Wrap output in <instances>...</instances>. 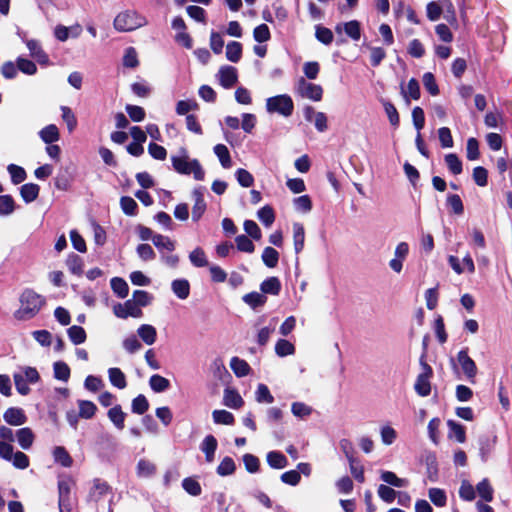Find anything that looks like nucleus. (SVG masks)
I'll return each instance as SVG.
<instances>
[{"instance_id": "ddd939ff", "label": "nucleus", "mask_w": 512, "mask_h": 512, "mask_svg": "<svg viewBox=\"0 0 512 512\" xmlns=\"http://www.w3.org/2000/svg\"><path fill=\"white\" fill-rule=\"evenodd\" d=\"M15 435L17 442L22 449L29 450L32 447L35 435L29 427L18 429Z\"/></svg>"}, {"instance_id": "f03ea898", "label": "nucleus", "mask_w": 512, "mask_h": 512, "mask_svg": "<svg viewBox=\"0 0 512 512\" xmlns=\"http://www.w3.org/2000/svg\"><path fill=\"white\" fill-rule=\"evenodd\" d=\"M172 166L179 174H193L195 180L202 181L205 172L197 159H190L187 150L182 148L179 155L171 157Z\"/></svg>"}, {"instance_id": "393cba45", "label": "nucleus", "mask_w": 512, "mask_h": 512, "mask_svg": "<svg viewBox=\"0 0 512 512\" xmlns=\"http://www.w3.org/2000/svg\"><path fill=\"white\" fill-rule=\"evenodd\" d=\"M172 291L180 299H186L190 293V284L186 279H176L171 284Z\"/></svg>"}, {"instance_id": "c85d7f7f", "label": "nucleus", "mask_w": 512, "mask_h": 512, "mask_svg": "<svg viewBox=\"0 0 512 512\" xmlns=\"http://www.w3.org/2000/svg\"><path fill=\"white\" fill-rule=\"evenodd\" d=\"M137 333L139 337L147 344L152 345L156 340V329L152 325L143 324L141 325Z\"/></svg>"}, {"instance_id": "9d476101", "label": "nucleus", "mask_w": 512, "mask_h": 512, "mask_svg": "<svg viewBox=\"0 0 512 512\" xmlns=\"http://www.w3.org/2000/svg\"><path fill=\"white\" fill-rule=\"evenodd\" d=\"M457 360L468 379H472L476 376V364L473 359L469 357L467 350L463 349L459 351L457 354Z\"/></svg>"}, {"instance_id": "a878e982", "label": "nucleus", "mask_w": 512, "mask_h": 512, "mask_svg": "<svg viewBox=\"0 0 512 512\" xmlns=\"http://www.w3.org/2000/svg\"><path fill=\"white\" fill-rule=\"evenodd\" d=\"M108 418L110 421L120 430L124 428V421L126 414L122 411V408L120 405H116L109 409Z\"/></svg>"}, {"instance_id": "6ab92c4d", "label": "nucleus", "mask_w": 512, "mask_h": 512, "mask_svg": "<svg viewBox=\"0 0 512 512\" xmlns=\"http://www.w3.org/2000/svg\"><path fill=\"white\" fill-rule=\"evenodd\" d=\"M260 290L263 295H278L281 290L280 280L277 277H269L261 283Z\"/></svg>"}, {"instance_id": "f8f14e48", "label": "nucleus", "mask_w": 512, "mask_h": 512, "mask_svg": "<svg viewBox=\"0 0 512 512\" xmlns=\"http://www.w3.org/2000/svg\"><path fill=\"white\" fill-rule=\"evenodd\" d=\"M217 447L218 442L213 435H207L204 437L200 444V450L205 454V460L207 463H212L214 461Z\"/></svg>"}, {"instance_id": "2f4dec72", "label": "nucleus", "mask_w": 512, "mask_h": 512, "mask_svg": "<svg viewBox=\"0 0 512 512\" xmlns=\"http://www.w3.org/2000/svg\"><path fill=\"white\" fill-rule=\"evenodd\" d=\"M214 153L218 157L223 168H230L232 165L228 148L224 144L214 146Z\"/></svg>"}, {"instance_id": "69168bd1", "label": "nucleus", "mask_w": 512, "mask_h": 512, "mask_svg": "<svg viewBox=\"0 0 512 512\" xmlns=\"http://www.w3.org/2000/svg\"><path fill=\"white\" fill-rule=\"evenodd\" d=\"M236 179L242 187H250L254 183V177L246 169L239 168L235 172Z\"/></svg>"}, {"instance_id": "aec40b11", "label": "nucleus", "mask_w": 512, "mask_h": 512, "mask_svg": "<svg viewBox=\"0 0 512 512\" xmlns=\"http://www.w3.org/2000/svg\"><path fill=\"white\" fill-rule=\"evenodd\" d=\"M235 471L236 463L229 456H225L216 468V473L221 477L233 475Z\"/></svg>"}, {"instance_id": "a211bd4d", "label": "nucleus", "mask_w": 512, "mask_h": 512, "mask_svg": "<svg viewBox=\"0 0 512 512\" xmlns=\"http://www.w3.org/2000/svg\"><path fill=\"white\" fill-rule=\"evenodd\" d=\"M156 473V466L147 459H140L136 466V474L139 478H151Z\"/></svg>"}, {"instance_id": "c03bdc74", "label": "nucleus", "mask_w": 512, "mask_h": 512, "mask_svg": "<svg viewBox=\"0 0 512 512\" xmlns=\"http://www.w3.org/2000/svg\"><path fill=\"white\" fill-rule=\"evenodd\" d=\"M445 163L452 174L459 175L462 173V162L456 154H447L445 156Z\"/></svg>"}, {"instance_id": "2eb2a0df", "label": "nucleus", "mask_w": 512, "mask_h": 512, "mask_svg": "<svg viewBox=\"0 0 512 512\" xmlns=\"http://www.w3.org/2000/svg\"><path fill=\"white\" fill-rule=\"evenodd\" d=\"M342 28L344 29L345 33L353 40L358 41L360 39L361 29H360V24L358 21L352 20V21L344 23L343 25L339 24L336 26L335 31L337 33H341Z\"/></svg>"}, {"instance_id": "7ed1b4c3", "label": "nucleus", "mask_w": 512, "mask_h": 512, "mask_svg": "<svg viewBox=\"0 0 512 512\" xmlns=\"http://www.w3.org/2000/svg\"><path fill=\"white\" fill-rule=\"evenodd\" d=\"M266 110L268 113H277L283 117H289L294 110L292 98L287 94H281L266 99Z\"/></svg>"}, {"instance_id": "a18cd8bd", "label": "nucleus", "mask_w": 512, "mask_h": 512, "mask_svg": "<svg viewBox=\"0 0 512 512\" xmlns=\"http://www.w3.org/2000/svg\"><path fill=\"white\" fill-rule=\"evenodd\" d=\"M79 416L85 419H90L94 416L97 407L96 405L88 400H79Z\"/></svg>"}, {"instance_id": "f704fd0d", "label": "nucleus", "mask_w": 512, "mask_h": 512, "mask_svg": "<svg viewBox=\"0 0 512 512\" xmlns=\"http://www.w3.org/2000/svg\"><path fill=\"white\" fill-rule=\"evenodd\" d=\"M210 371L213 376L219 380H224L225 377L229 376V372L221 358H216L212 361L210 364Z\"/></svg>"}, {"instance_id": "052dcab7", "label": "nucleus", "mask_w": 512, "mask_h": 512, "mask_svg": "<svg viewBox=\"0 0 512 512\" xmlns=\"http://www.w3.org/2000/svg\"><path fill=\"white\" fill-rule=\"evenodd\" d=\"M293 205L296 211L307 213L312 209V202L308 195H303L293 200Z\"/></svg>"}, {"instance_id": "8fccbe9b", "label": "nucleus", "mask_w": 512, "mask_h": 512, "mask_svg": "<svg viewBox=\"0 0 512 512\" xmlns=\"http://www.w3.org/2000/svg\"><path fill=\"white\" fill-rule=\"evenodd\" d=\"M54 377L58 380L67 382L70 377L69 366L62 361H57L53 365Z\"/></svg>"}, {"instance_id": "e433bc0d", "label": "nucleus", "mask_w": 512, "mask_h": 512, "mask_svg": "<svg viewBox=\"0 0 512 512\" xmlns=\"http://www.w3.org/2000/svg\"><path fill=\"white\" fill-rule=\"evenodd\" d=\"M132 300L135 301L137 307L142 311L143 307L148 306L152 300L153 296L144 290H135L132 295Z\"/></svg>"}, {"instance_id": "de8ad7c7", "label": "nucleus", "mask_w": 512, "mask_h": 512, "mask_svg": "<svg viewBox=\"0 0 512 512\" xmlns=\"http://www.w3.org/2000/svg\"><path fill=\"white\" fill-rule=\"evenodd\" d=\"M258 219L265 225L266 227H270L275 221L274 210L271 206L266 205L262 207L257 212Z\"/></svg>"}, {"instance_id": "0e129e2a", "label": "nucleus", "mask_w": 512, "mask_h": 512, "mask_svg": "<svg viewBox=\"0 0 512 512\" xmlns=\"http://www.w3.org/2000/svg\"><path fill=\"white\" fill-rule=\"evenodd\" d=\"M198 104L194 100H180L176 104V113L178 115H186L190 111L197 110Z\"/></svg>"}, {"instance_id": "473e14b6", "label": "nucleus", "mask_w": 512, "mask_h": 512, "mask_svg": "<svg viewBox=\"0 0 512 512\" xmlns=\"http://www.w3.org/2000/svg\"><path fill=\"white\" fill-rule=\"evenodd\" d=\"M53 457L55 462L61 464L63 467H70L73 463L71 456L62 446H57L54 448Z\"/></svg>"}, {"instance_id": "c756f323", "label": "nucleus", "mask_w": 512, "mask_h": 512, "mask_svg": "<svg viewBox=\"0 0 512 512\" xmlns=\"http://www.w3.org/2000/svg\"><path fill=\"white\" fill-rule=\"evenodd\" d=\"M476 491L485 502H491L493 500L494 490L487 478H484L477 484Z\"/></svg>"}, {"instance_id": "dca6fc26", "label": "nucleus", "mask_w": 512, "mask_h": 512, "mask_svg": "<svg viewBox=\"0 0 512 512\" xmlns=\"http://www.w3.org/2000/svg\"><path fill=\"white\" fill-rule=\"evenodd\" d=\"M39 137L46 144H52L60 139L59 129L56 125L50 124L39 131Z\"/></svg>"}, {"instance_id": "a19ab883", "label": "nucleus", "mask_w": 512, "mask_h": 512, "mask_svg": "<svg viewBox=\"0 0 512 512\" xmlns=\"http://www.w3.org/2000/svg\"><path fill=\"white\" fill-rule=\"evenodd\" d=\"M255 399L258 403H266L271 404L274 402V397L270 393L269 388L267 385L260 383L257 386V390L255 392Z\"/></svg>"}, {"instance_id": "e2e57ef3", "label": "nucleus", "mask_w": 512, "mask_h": 512, "mask_svg": "<svg viewBox=\"0 0 512 512\" xmlns=\"http://www.w3.org/2000/svg\"><path fill=\"white\" fill-rule=\"evenodd\" d=\"M429 498L432 503L438 507H443L446 505L447 497L442 489L431 488L429 490Z\"/></svg>"}, {"instance_id": "6e6552de", "label": "nucleus", "mask_w": 512, "mask_h": 512, "mask_svg": "<svg viewBox=\"0 0 512 512\" xmlns=\"http://www.w3.org/2000/svg\"><path fill=\"white\" fill-rule=\"evenodd\" d=\"M218 78L220 84L224 88L229 89L233 87L238 80L237 69L233 66H222L219 69Z\"/></svg>"}, {"instance_id": "f3484780", "label": "nucleus", "mask_w": 512, "mask_h": 512, "mask_svg": "<svg viewBox=\"0 0 512 512\" xmlns=\"http://www.w3.org/2000/svg\"><path fill=\"white\" fill-rule=\"evenodd\" d=\"M266 461L273 469H283L288 466V460L284 454L279 451H270L267 453Z\"/></svg>"}, {"instance_id": "f257e3e1", "label": "nucleus", "mask_w": 512, "mask_h": 512, "mask_svg": "<svg viewBox=\"0 0 512 512\" xmlns=\"http://www.w3.org/2000/svg\"><path fill=\"white\" fill-rule=\"evenodd\" d=\"M19 301L20 307L16 311V317L18 319H31L36 317L46 303L44 297L31 289L24 290Z\"/></svg>"}, {"instance_id": "6e6d98bb", "label": "nucleus", "mask_w": 512, "mask_h": 512, "mask_svg": "<svg viewBox=\"0 0 512 512\" xmlns=\"http://www.w3.org/2000/svg\"><path fill=\"white\" fill-rule=\"evenodd\" d=\"M447 425L450 429V433L453 434V436L456 438V440L459 443H464L466 440V433H465L464 426H462L461 424H459L453 420H449L447 422Z\"/></svg>"}, {"instance_id": "774afa93", "label": "nucleus", "mask_w": 512, "mask_h": 512, "mask_svg": "<svg viewBox=\"0 0 512 512\" xmlns=\"http://www.w3.org/2000/svg\"><path fill=\"white\" fill-rule=\"evenodd\" d=\"M253 37L259 43L267 42L270 37V30L266 24H260L254 28Z\"/></svg>"}, {"instance_id": "72a5a7b5", "label": "nucleus", "mask_w": 512, "mask_h": 512, "mask_svg": "<svg viewBox=\"0 0 512 512\" xmlns=\"http://www.w3.org/2000/svg\"><path fill=\"white\" fill-rule=\"evenodd\" d=\"M243 301L251 308L263 306L267 300L266 296L260 292H251L243 296Z\"/></svg>"}, {"instance_id": "680f3d73", "label": "nucleus", "mask_w": 512, "mask_h": 512, "mask_svg": "<svg viewBox=\"0 0 512 512\" xmlns=\"http://www.w3.org/2000/svg\"><path fill=\"white\" fill-rule=\"evenodd\" d=\"M17 69L27 75H34L37 72L35 63L31 60L19 57L16 60Z\"/></svg>"}, {"instance_id": "4c0bfd02", "label": "nucleus", "mask_w": 512, "mask_h": 512, "mask_svg": "<svg viewBox=\"0 0 512 512\" xmlns=\"http://www.w3.org/2000/svg\"><path fill=\"white\" fill-rule=\"evenodd\" d=\"M16 208V204L12 196L1 195L0 196V216L11 215Z\"/></svg>"}, {"instance_id": "4be33fe9", "label": "nucleus", "mask_w": 512, "mask_h": 512, "mask_svg": "<svg viewBox=\"0 0 512 512\" xmlns=\"http://www.w3.org/2000/svg\"><path fill=\"white\" fill-rule=\"evenodd\" d=\"M108 377L110 383L118 389H124L127 386L126 376L119 368H109Z\"/></svg>"}, {"instance_id": "58836bf2", "label": "nucleus", "mask_w": 512, "mask_h": 512, "mask_svg": "<svg viewBox=\"0 0 512 512\" xmlns=\"http://www.w3.org/2000/svg\"><path fill=\"white\" fill-rule=\"evenodd\" d=\"M69 339L75 345H79L85 342L86 332L81 326L73 325L67 330Z\"/></svg>"}, {"instance_id": "5fc2aeb1", "label": "nucleus", "mask_w": 512, "mask_h": 512, "mask_svg": "<svg viewBox=\"0 0 512 512\" xmlns=\"http://www.w3.org/2000/svg\"><path fill=\"white\" fill-rule=\"evenodd\" d=\"M312 407L303 402H293L291 405V412L295 417L305 418L311 415Z\"/></svg>"}, {"instance_id": "7c9ffc66", "label": "nucleus", "mask_w": 512, "mask_h": 512, "mask_svg": "<svg viewBox=\"0 0 512 512\" xmlns=\"http://www.w3.org/2000/svg\"><path fill=\"white\" fill-rule=\"evenodd\" d=\"M242 56V45L240 42L232 41L229 42L226 46V58L233 62L237 63Z\"/></svg>"}, {"instance_id": "b1692460", "label": "nucleus", "mask_w": 512, "mask_h": 512, "mask_svg": "<svg viewBox=\"0 0 512 512\" xmlns=\"http://www.w3.org/2000/svg\"><path fill=\"white\" fill-rule=\"evenodd\" d=\"M230 367L237 377L247 376L251 370L249 364L239 357H232Z\"/></svg>"}, {"instance_id": "9b49d317", "label": "nucleus", "mask_w": 512, "mask_h": 512, "mask_svg": "<svg viewBox=\"0 0 512 512\" xmlns=\"http://www.w3.org/2000/svg\"><path fill=\"white\" fill-rule=\"evenodd\" d=\"M3 418L6 423L12 426H20L27 422V416L23 409L17 407L8 408L4 412Z\"/></svg>"}, {"instance_id": "09e8293b", "label": "nucleus", "mask_w": 512, "mask_h": 512, "mask_svg": "<svg viewBox=\"0 0 512 512\" xmlns=\"http://www.w3.org/2000/svg\"><path fill=\"white\" fill-rule=\"evenodd\" d=\"M183 489L191 496H199L202 493L200 483L194 478L187 477L182 481Z\"/></svg>"}, {"instance_id": "338daca9", "label": "nucleus", "mask_w": 512, "mask_h": 512, "mask_svg": "<svg viewBox=\"0 0 512 512\" xmlns=\"http://www.w3.org/2000/svg\"><path fill=\"white\" fill-rule=\"evenodd\" d=\"M139 64L138 56L135 48L128 47L125 50V54L123 56V65L128 68H135Z\"/></svg>"}, {"instance_id": "4468645a", "label": "nucleus", "mask_w": 512, "mask_h": 512, "mask_svg": "<svg viewBox=\"0 0 512 512\" xmlns=\"http://www.w3.org/2000/svg\"><path fill=\"white\" fill-rule=\"evenodd\" d=\"M223 404L229 408L238 409L244 404V400L236 390L226 388L223 395Z\"/></svg>"}, {"instance_id": "5701e85b", "label": "nucleus", "mask_w": 512, "mask_h": 512, "mask_svg": "<svg viewBox=\"0 0 512 512\" xmlns=\"http://www.w3.org/2000/svg\"><path fill=\"white\" fill-rule=\"evenodd\" d=\"M305 241V230L302 224L294 223L293 224V242H294V250L296 254L300 253L304 248Z\"/></svg>"}, {"instance_id": "bf43d9fd", "label": "nucleus", "mask_w": 512, "mask_h": 512, "mask_svg": "<svg viewBox=\"0 0 512 512\" xmlns=\"http://www.w3.org/2000/svg\"><path fill=\"white\" fill-rule=\"evenodd\" d=\"M66 264L71 273L79 275L83 270L81 258L76 254H70L66 260Z\"/></svg>"}, {"instance_id": "412c9836", "label": "nucleus", "mask_w": 512, "mask_h": 512, "mask_svg": "<svg viewBox=\"0 0 512 512\" xmlns=\"http://www.w3.org/2000/svg\"><path fill=\"white\" fill-rule=\"evenodd\" d=\"M40 187L34 183H27L21 186L20 195L26 203H31L37 199Z\"/></svg>"}, {"instance_id": "864d4df0", "label": "nucleus", "mask_w": 512, "mask_h": 512, "mask_svg": "<svg viewBox=\"0 0 512 512\" xmlns=\"http://www.w3.org/2000/svg\"><path fill=\"white\" fill-rule=\"evenodd\" d=\"M131 408H132V412L135 414H139V415L144 414L149 408V403H148L147 398L142 394L138 395L137 397H135L132 400Z\"/></svg>"}, {"instance_id": "4d7b16f0", "label": "nucleus", "mask_w": 512, "mask_h": 512, "mask_svg": "<svg viewBox=\"0 0 512 512\" xmlns=\"http://www.w3.org/2000/svg\"><path fill=\"white\" fill-rule=\"evenodd\" d=\"M383 107L390 124L394 127H398L400 118L396 107L389 101H383Z\"/></svg>"}, {"instance_id": "20e7f679", "label": "nucleus", "mask_w": 512, "mask_h": 512, "mask_svg": "<svg viewBox=\"0 0 512 512\" xmlns=\"http://www.w3.org/2000/svg\"><path fill=\"white\" fill-rule=\"evenodd\" d=\"M144 17L133 11L119 13L114 19V27L120 32H128L146 24Z\"/></svg>"}, {"instance_id": "37998d69", "label": "nucleus", "mask_w": 512, "mask_h": 512, "mask_svg": "<svg viewBox=\"0 0 512 512\" xmlns=\"http://www.w3.org/2000/svg\"><path fill=\"white\" fill-rule=\"evenodd\" d=\"M402 94L406 101L408 102V97H411L414 100L419 99L420 97V86L416 79L412 78L409 80L406 89L402 88Z\"/></svg>"}, {"instance_id": "13d9d810", "label": "nucleus", "mask_w": 512, "mask_h": 512, "mask_svg": "<svg viewBox=\"0 0 512 512\" xmlns=\"http://www.w3.org/2000/svg\"><path fill=\"white\" fill-rule=\"evenodd\" d=\"M295 348L292 343L287 340L280 339L275 345V352L280 357L294 354Z\"/></svg>"}, {"instance_id": "39448f33", "label": "nucleus", "mask_w": 512, "mask_h": 512, "mask_svg": "<svg viewBox=\"0 0 512 512\" xmlns=\"http://www.w3.org/2000/svg\"><path fill=\"white\" fill-rule=\"evenodd\" d=\"M295 92L302 98H306L315 102L321 101L323 97V89L320 85L308 82L305 78L298 79L295 85Z\"/></svg>"}, {"instance_id": "bb28decb", "label": "nucleus", "mask_w": 512, "mask_h": 512, "mask_svg": "<svg viewBox=\"0 0 512 512\" xmlns=\"http://www.w3.org/2000/svg\"><path fill=\"white\" fill-rule=\"evenodd\" d=\"M149 385L154 392L161 393L170 387V381L161 375L154 374L149 379Z\"/></svg>"}, {"instance_id": "603ef678", "label": "nucleus", "mask_w": 512, "mask_h": 512, "mask_svg": "<svg viewBox=\"0 0 512 512\" xmlns=\"http://www.w3.org/2000/svg\"><path fill=\"white\" fill-rule=\"evenodd\" d=\"M212 417L216 424L232 425L234 423L233 414L226 410H214Z\"/></svg>"}, {"instance_id": "1a4fd4ad", "label": "nucleus", "mask_w": 512, "mask_h": 512, "mask_svg": "<svg viewBox=\"0 0 512 512\" xmlns=\"http://www.w3.org/2000/svg\"><path fill=\"white\" fill-rule=\"evenodd\" d=\"M479 455L482 462H487L491 457L492 452L496 445V436L490 437L487 435L481 436L478 439Z\"/></svg>"}, {"instance_id": "49530a36", "label": "nucleus", "mask_w": 512, "mask_h": 512, "mask_svg": "<svg viewBox=\"0 0 512 512\" xmlns=\"http://www.w3.org/2000/svg\"><path fill=\"white\" fill-rule=\"evenodd\" d=\"M189 260L195 267H205L208 261L202 248L197 247L189 254Z\"/></svg>"}, {"instance_id": "c9c22d12", "label": "nucleus", "mask_w": 512, "mask_h": 512, "mask_svg": "<svg viewBox=\"0 0 512 512\" xmlns=\"http://www.w3.org/2000/svg\"><path fill=\"white\" fill-rule=\"evenodd\" d=\"M111 288L113 292L118 295L120 298H126L129 293V287L127 282L120 278L114 277L111 279Z\"/></svg>"}, {"instance_id": "cd10ccee", "label": "nucleus", "mask_w": 512, "mask_h": 512, "mask_svg": "<svg viewBox=\"0 0 512 512\" xmlns=\"http://www.w3.org/2000/svg\"><path fill=\"white\" fill-rule=\"evenodd\" d=\"M380 477L382 481L394 487L402 488L408 485V480L399 478L394 472L391 471H382Z\"/></svg>"}, {"instance_id": "ea45409f", "label": "nucleus", "mask_w": 512, "mask_h": 512, "mask_svg": "<svg viewBox=\"0 0 512 512\" xmlns=\"http://www.w3.org/2000/svg\"><path fill=\"white\" fill-rule=\"evenodd\" d=\"M262 261L269 268L277 266L279 261V253L272 247H266L262 253Z\"/></svg>"}, {"instance_id": "79ce46f5", "label": "nucleus", "mask_w": 512, "mask_h": 512, "mask_svg": "<svg viewBox=\"0 0 512 512\" xmlns=\"http://www.w3.org/2000/svg\"><path fill=\"white\" fill-rule=\"evenodd\" d=\"M7 170L11 176V181L13 184H20L22 183L26 177V171L23 167L18 166L16 164H9L7 167Z\"/></svg>"}, {"instance_id": "423d86ee", "label": "nucleus", "mask_w": 512, "mask_h": 512, "mask_svg": "<svg viewBox=\"0 0 512 512\" xmlns=\"http://www.w3.org/2000/svg\"><path fill=\"white\" fill-rule=\"evenodd\" d=\"M420 364L423 371L418 375L414 389L419 396L426 397L431 392L430 378L432 377L433 371L430 365L424 361V356L421 357Z\"/></svg>"}, {"instance_id": "3c124183", "label": "nucleus", "mask_w": 512, "mask_h": 512, "mask_svg": "<svg viewBox=\"0 0 512 512\" xmlns=\"http://www.w3.org/2000/svg\"><path fill=\"white\" fill-rule=\"evenodd\" d=\"M152 242L155 245V247L159 250L165 249L167 251H173L175 249V242L172 241L169 237L161 234H156L153 237Z\"/></svg>"}, {"instance_id": "0eeeda50", "label": "nucleus", "mask_w": 512, "mask_h": 512, "mask_svg": "<svg viewBox=\"0 0 512 512\" xmlns=\"http://www.w3.org/2000/svg\"><path fill=\"white\" fill-rule=\"evenodd\" d=\"M113 312L118 318H140L142 317V311L137 307L135 301L131 299L125 301L124 303H119L114 305Z\"/></svg>"}]
</instances>
